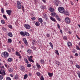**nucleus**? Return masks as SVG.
I'll use <instances>...</instances> for the list:
<instances>
[{
    "label": "nucleus",
    "mask_w": 80,
    "mask_h": 80,
    "mask_svg": "<svg viewBox=\"0 0 80 80\" xmlns=\"http://www.w3.org/2000/svg\"><path fill=\"white\" fill-rule=\"evenodd\" d=\"M9 55L8 54V52H3L2 54V57H5V58H7L8 57Z\"/></svg>",
    "instance_id": "f257e3e1"
},
{
    "label": "nucleus",
    "mask_w": 80,
    "mask_h": 80,
    "mask_svg": "<svg viewBox=\"0 0 80 80\" xmlns=\"http://www.w3.org/2000/svg\"><path fill=\"white\" fill-rule=\"evenodd\" d=\"M58 11L61 13H63L65 12V9L62 7H59L58 8Z\"/></svg>",
    "instance_id": "f03ea898"
},
{
    "label": "nucleus",
    "mask_w": 80,
    "mask_h": 80,
    "mask_svg": "<svg viewBox=\"0 0 80 80\" xmlns=\"http://www.w3.org/2000/svg\"><path fill=\"white\" fill-rule=\"evenodd\" d=\"M17 6L18 9H21L22 8V4L19 1H17Z\"/></svg>",
    "instance_id": "7ed1b4c3"
},
{
    "label": "nucleus",
    "mask_w": 80,
    "mask_h": 80,
    "mask_svg": "<svg viewBox=\"0 0 80 80\" xmlns=\"http://www.w3.org/2000/svg\"><path fill=\"white\" fill-rule=\"evenodd\" d=\"M65 21L67 23L69 24L70 23V19L68 18H66L65 19Z\"/></svg>",
    "instance_id": "20e7f679"
},
{
    "label": "nucleus",
    "mask_w": 80,
    "mask_h": 80,
    "mask_svg": "<svg viewBox=\"0 0 80 80\" xmlns=\"http://www.w3.org/2000/svg\"><path fill=\"white\" fill-rule=\"evenodd\" d=\"M24 27L25 28H26V29H30V26L28 24H24Z\"/></svg>",
    "instance_id": "39448f33"
},
{
    "label": "nucleus",
    "mask_w": 80,
    "mask_h": 80,
    "mask_svg": "<svg viewBox=\"0 0 80 80\" xmlns=\"http://www.w3.org/2000/svg\"><path fill=\"white\" fill-rule=\"evenodd\" d=\"M20 69L22 72H24L25 68L23 66H22L20 67Z\"/></svg>",
    "instance_id": "423d86ee"
},
{
    "label": "nucleus",
    "mask_w": 80,
    "mask_h": 80,
    "mask_svg": "<svg viewBox=\"0 0 80 80\" xmlns=\"http://www.w3.org/2000/svg\"><path fill=\"white\" fill-rule=\"evenodd\" d=\"M6 12L8 15H11L12 11L11 10H6Z\"/></svg>",
    "instance_id": "0eeeda50"
},
{
    "label": "nucleus",
    "mask_w": 80,
    "mask_h": 80,
    "mask_svg": "<svg viewBox=\"0 0 80 80\" xmlns=\"http://www.w3.org/2000/svg\"><path fill=\"white\" fill-rule=\"evenodd\" d=\"M1 70H0V74H1V75H3V76H4V75H6V73H5V70H4L2 71V72L0 71Z\"/></svg>",
    "instance_id": "6e6552de"
},
{
    "label": "nucleus",
    "mask_w": 80,
    "mask_h": 80,
    "mask_svg": "<svg viewBox=\"0 0 80 80\" xmlns=\"http://www.w3.org/2000/svg\"><path fill=\"white\" fill-rule=\"evenodd\" d=\"M23 41L25 45H28V42H27V39H26V38H23Z\"/></svg>",
    "instance_id": "1a4fd4ad"
},
{
    "label": "nucleus",
    "mask_w": 80,
    "mask_h": 80,
    "mask_svg": "<svg viewBox=\"0 0 80 80\" xmlns=\"http://www.w3.org/2000/svg\"><path fill=\"white\" fill-rule=\"evenodd\" d=\"M64 14H65L66 15H68V16H69V12H68V11L66 10V11H64V12L63 13Z\"/></svg>",
    "instance_id": "9d476101"
},
{
    "label": "nucleus",
    "mask_w": 80,
    "mask_h": 80,
    "mask_svg": "<svg viewBox=\"0 0 80 80\" xmlns=\"http://www.w3.org/2000/svg\"><path fill=\"white\" fill-rule=\"evenodd\" d=\"M25 32L23 31H21L20 32V33L21 35H22L23 37H25Z\"/></svg>",
    "instance_id": "9b49d317"
},
{
    "label": "nucleus",
    "mask_w": 80,
    "mask_h": 80,
    "mask_svg": "<svg viewBox=\"0 0 80 80\" xmlns=\"http://www.w3.org/2000/svg\"><path fill=\"white\" fill-rule=\"evenodd\" d=\"M8 35L10 37H13V35L12 34V33H11V32H9L8 33Z\"/></svg>",
    "instance_id": "f8f14e48"
},
{
    "label": "nucleus",
    "mask_w": 80,
    "mask_h": 80,
    "mask_svg": "<svg viewBox=\"0 0 80 80\" xmlns=\"http://www.w3.org/2000/svg\"><path fill=\"white\" fill-rule=\"evenodd\" d=\"M58 3L59 2H58V0H56V2H55V5L56 6H58Z\"/></svg>",
    "instance_id": "ddd939ff"
},
{
    "label": "nucleus",
    "mask_w": 80,
    "mask_h": 80,
    "mask_svg": "<svg viewBox=\"0 0 80 80\" xmlns=\"http://www.w3.org/2000/svg\"><path fill=\"white\" fill-rule=\"evenodd\" d=\"M12 58H10L8 59V62H11L12 60Z\"/></svg>",
    "instance_id": "4468645a"
},
{
    "label": "nucleus",
    "mask_w": 80,
    "mask_h": 80,
    "mask_svg": "<svg viewBox=\"0 0 80 80\" xmlns=\"http://www.w3.org/2000/svg\"><path fill=\"white\" fill-rule=\"evenodd\" d=\"M68 47H71L72 46V43L70 42H68Z\"/></svg>",
    "instance_id": "2eb2a0df"
},
{
    "label": "nucleus",
    "mask_w": 80,
    "mask_h": 80,
    "mask_svg": "<svg viewBox=\"0 0 80 80\" xmlns=\"http://www.w3.org/2000/svg\"><path fill=\"white\" fill-rule=\"evenodd\" d=\"M56 18L59 21H60L61 20V19H60V18L58 16V15H56Z\"/></svg>",
    "instance_id": "dca6fc26"
},
{
    "label": "nucleus",
    "mask_w": 80,
    "mask_h": 80,
    "mask_svg": "<svg viewBox=\"0 0 80 80\" xmlns=\"http://www.w3.org/2000/svg\"><path fill=\"white\" fill-rule=\"evenodd\" d=\"M28 60L29 62H32V63H33L34 62V61L33 60V59H30V58H29Z\"/></svg>",
    "instance_id": "f3484780"
},
{
    "label": "nucleus",
    "mask_w": 80,
    "mask_h": 80,
    "mask_svg": "<svg viewBox=\"0 0 80 80\" xmlns=\"http://www.w3.org/2000/svg\"><path fill=\"white\" fill-rule=\"evenodd\" d=\"M56 64V65H58V66H59V65H60V63L59 61H57L56 62H55Z\"/></svg>",
    "instance_id": "a211bd4d"
},
{
    "label": "nucleus",
    "mask_w": 80,
    "mask_h": 80,
    "mask_svg": "<svg viewBox=\"0 0 80 80\" xmlns=\"http://www.w3.org/2000/svg\"><path fill=\"white\" fill-rule=\"evenodd\" d=\"M48 74L49 76L50 77H52L53 76V73H51L50 72H48Z\"/></svg>",
    "instance_id": "6ab92c4d"
},
{
    "label": "nucleus",
    "mask_w": 80,
    "mask_h": 80,
    "mask_svg": "<svg viewBox=\"0 0 80 80\" xmlns=\"http://www.w3.org/2000/svg\"><path fill=\"white\" fill-rule=\"evenodd\" d=\"M35 24L36 26L37 27V26H39L40 25V23H39V22H36Z\"/></svg>",
    "instance_id": "aec40b11"
},
{
    "label": "nucleus",
    "mask_w": 80,
    "mask_h": 80,
    "mask_svg": "<svg viewBox=\"0 0 80 80\" xmlns=\"http://www.w3.org/2000/svg\"><path fill=\"white\" fill-rule=\"evenodd\" d=\"M50 19L51 20H52V21H53V22H56V20H55V19L51 17H50Z\"/></svg>",
    "instance_id": "412c9836"
},
{
    "label": "nucleus",
    "mask_w": 80,
    "mask_h": 80,
    "mask_svg": "<svg viewBox=\"0 0 80 80\" xmlns=\"http://www.w3.org/2000/svg\"><path fill=\"white\" fill-rule=\"evenodd\" d=\"M38 21L40 23H42L43 22V20H42V18H39L38 19Z\"/></svg>",
    "instance_id": "4be33fe9"
},
{
    "label": "nucleus",
    "mask_w": 80,
    "mask_h": 80,
    "mask_svg": "<svg viewBox=\"0 0 80 80\" xmlns=\"http://www.w3.org/2000/svg\"><path fill=\"white\" fill-rule=\"evenodd\" d=\"M25 36L26 35V36H27V37L29 36L30 35V34H29V33H28V32H25Z\"/></svg>",
    "instance_id": "5701e85b"
},
{
    "label": "nucleus",
    "mask_w": 80,
    "mask_h": 80,
    "mask_svg": "<svg viewBox=\"0 0 80 80\" xmlns=\"http://www.w3.org/2000/svg\"><path fill=\"white\" fill-rule=\"evenodd\" d=\"M49 10L50 12H53L54 11V9H53V8H50Z\"/></svg>",
    "instance_id": "b1692460"
},
{
    "label": "nucleus",
    "mask_w": 80,
    "mask_h": 80,
    "mask_svg": "<svg viewBox=\"0 0 80 80\" xmlns=\"http://www.w3.org/2000/svg\"><path fill=\"white\" fill-rule=\"evenodd\" d=\"M49 45L52 48V49H53V45L52 43L51 42H49Z\"/></svg>",
    "instance_id": "393cba45"
},
{
    "label": "nucleus",
    "mask_w": 80,
    "mask_h": 80,
    "mask_svg": "<svg viewBox=\"0 0 80 80\" xmlns=\"http://www.w3.org/2000/svg\"><path fill=\"white\" fill-rule=\"evenodd\" d=\"M24 60L25 62L26 63H27L28 64V61L27 60V59L25 58L24 59Z\"/></svg>",
    "instance_id": "a878e982"
},
{
    "label": "nucleus",
    "mask_w": 80,
    "mask_h": 80,
    "mask_svg": "<svg viewBox=\"0 0 80 80\" xmlns=\"http://www.w3.org/2000/svg\"><path fill=\"white\" fill-rule=\"evenodd\" d=\"M36 65L38 68H40L41 67L40 65H39L38 63H37L36 64Z\"/></svg>",
    "instance_id": "bb28decb"
},
{
    "label": "nucleus",
    "mask_w": 80,
    "mask_h": 80,
    "mask_svg": "<svg viewBox=\"0 0 80 80\" xmlns=\"http://www.w3.org/2000/svg\"><path fill=\"white\" fill-rule=\"evenodd\" d=\"M27 77H28V75L25 74L24 76V79L25 80V79H26L27 78Z\"/></svg>",
    "instance_id": "cd10ccee"
},
{
    "label": "nucleus",
    "mask_w": 80,
    "mask_h": 80,
    "mask_svg": "<svg viewBox=\"0 0 80 80\" xmlns=\"http://www.w3.org/2000/svg\"><path fill=\"white\" fill-rule=\"evenodd\" d=\"M27 52L28 53H32V50H30V49H28L27 50Z\"/></svg>",
    "instance_id": "c85d7f7f"
},
{
    "label": "nucleus",
    "mask_w": 80,
    "mask_h": 80,
    "mask_svg": "<svg viewBox=\"0 0 80 80\" xmlns=\"http://www.w3.org/2000/svg\"><path fill=\"white\" fill-rule=\"evenodd\" d=\"M51 15L53 17H54L55 16V15H56V13L55 12H53L51 13Z\"/></svg>",
    "instance_id": "c756f323"
},
{
    "label": "nucleus",
    "mask_w": 80,
    "mask_h": 80,
    "mask_svg": "<svg viewBox=\"0 0 80 80\" xmlns=\"http://www.w3.org/2000/svg\"><path fill=\"white\" fill-rule=\"evenodd\" d=\"M8 43H12V39H8Z\"/></svg>",
    "instance_id": "7c9ffc66"
},
{
    "label": "nucleus",
    "mask_w": 80,
    "mask_h": 80,
    "mask_svg": "<svg viewBox=\"0 0 80 80\" xmlns=\"http://www.w3.org/2000/svg\"><path fill=\"white\" fill-rule=\"evenodd\" d=\"M16 55H17V56H20V53L19 52H18L17 51L16 52Z\"/></svg>",
    "instance_id": "2f4dec72"
},
{
    "label": "nucleus",
    "mask_w": 80,
    "mask_h": 80,
    "mask_svg": "<svg viewBox=\"0 0 80 80\" xmlns=\"http://www.w3.org/2000/svg\"><path fill=\"white\" fill-rule=\"evenodd\" d=\"M40 61H41L40 62L41 63H42V64L44 63V60H43V59H41Z\"/></svg>",
    "instance_id": "473e14b6"
},
{
    "label": "nucleus",
    "mask_w": 80,
    "mask_h": 80,
    "mask_svg": "<svg viewBox=\"0 0 80 80\" xmlns=\"http://www.w3.org/2000/svg\"><path fill=\"white\" fill-rule=\"evenodd\" d=\"M3 78V76L0 75V80H2Z\"/></svg>",
    "instance_id": "72a5a7b5"
},
{
    "label": "nucleus",
    "mask_w": 80,
    "mask_h": 80,
    "mask_svg": "<svg viewBox=\"0 0 80 80\" xmlns=\"http://www.w3.org/2000/svg\"><path fill=\"white\" fill-rule=\"evenodd\" d=\"M22 10L23 12H25V8L23 6H22Z\"/></svg>",
    "instance_id": "f704fd0d"
},
{
    "label": "nucleus",
    "mask_w": 80,
    "mask_h": 80,
    "mask_svg": "<svg viewBox=\"0 0 80 80\" xmlns=\"http://www.w3.org/2000/svg\"><path fill=\"white\" fill-rule=\"evenodd\" d=\"M63 38L64 40H67V38L66 37V36H63Z\"/></svg>",
    "instance_id": "c9c22d12"
},
{
    "label": "nucleus",
    "mask_w": 80,
    "mask_h": 80,
    "mask_svg": "<svg viewBox=\"0 0 80 80\" xmlns=\"http://www.w3.org/2000/svg\"><path fill=\"white\" fill-rule=\"evenodd\" d=\"M40 79L41 80H44V78H43V76H41Z\"/></svg>",
    "instance_id": "e433bc0d"
},
{
    "label": "nucleus",
    "mask_w": 80,
    "mask_h": 80,
    "mask_svg": "<svg viewBox=\"0 0 80 80\" xmlns=\"http://www.w3.org/2000/svg\"><path fill=\"white\" fill-rule=\"evenodd\" d=\"M55 53L58 55H59V53H58V50H57L55 52Z\"/></svg>",
    "instance_id": "4c0bfd02"
},
{
    "label": "nucleus",
    "mask_w": 80,
    "mask_h": 80,
    "mask_svg": "<svg viewBox=\"0 0 80 80\" xmlns=\"http://www.w3.org/2000/svg\"><path fill=\"white\" fill-rule=\"evenodd\" d=\"M3 17H4V18H5L6 20H7V18L6 17V15H5L4 14L3 15Z\"/></svg>",
    "instance_id": "58836bf2"
},
{
    "label": "nucleus",
    "mask_w": 80,
    "mask_h": 80,
    "mask_svg": "<svg viewBox=\"0 0 80 80\" xmlns=\"http://www.w3.org/2000/svg\"><path fill=\"white\" fill-rule=\"evenodd\" d=\"M76 49L77 50H80V48H79V47L77 45L76 46Z\"/></svg>",
    "instance_id": "ea45409f"
},
{
    "label": "nucleus",
    "mask_w": 80,
    "mask_h": 80,
    "mask_svg": "<svg viewBox=\"0 0 80 80\" xmlns=\"http://www.w3.org/2000/svg\"><path fill=\"white\" fill-rule=\"evenodd\" d=\"M8 71L9 72H13V70L11 69V68H9L8 69Z\"/></svg>",
    "instance_id": "a19ab883"
},
{
    "label": "nucleus",
    "mask_w": 80,
    "mask_h": 80,
    "mask_svg": "<svg viewBox=\"0 0 80 80\" xmlns=\"http://www.w3.org/2000/svg\"><path fill=\"white\" fill-rule=\"evenodd\" d=\"M43 18H47V15H46V14H43Z\"/></svg>",
    "instance_id": "79ce46f5"
},
{
    "label": "nucleus",
    "mask_w": 80,
    "mask_h": 80,
    "mask_svg": "<svg viewBox=\"0 0 80 80\" xmlns=\"http://www.w3.org/2000/svg\"><path fill=\"white\" fill-rule=\"evenodd\" d=\"M31 19L32 20L34 21V20H35L36 19V18H35V17H34L32 18Z\"/></svg>",
    "instance_id": "37998d69"
},
{
    "label": "nucleus",
    "mask_w": 80,
    "mask_h": 80,
    "mask_svg": "<svg viewBox=\"0 0 80 80\" xmlns=\"http://www.w3.org/2000/svg\"><path fill=\"white\" fill-rule=\"evenodd\" d=\"M36 74L37 75H38V76H40V73L38 72H37Z\"/></svg>",
    "instance_id": "c03bdc74"
},
{
    "label": "nucleus",
    "mask_w": 80,
    "mask_h": 80,
    "mask_svg": "<svg viewBox=\"0 0 80 80\" xmlns=\"http://www.w3.org/2000/svg\"><path fill=\"white\" fill-rule=\"evenodd\" d=\"M7 80H11V78H10L9 77H7L6 78Z\"/></svg>",
    "instance_id": "a18cd8bd"
},
{
    "label": "nucleus",
    "mask_w": 80,
    "mask_h": 80,
    "mask_svg": "<svg viewBox=\"0 0 80 80\" xmlns=\"http://www.w3.org/2000/svg\"><path fill=\"white\" fill-rule=\"evenodd\" d=\"M46 36H47V37H48V38H49L50 37V34H47L46 35Z\"/></svg>",
    "instance_id": "49530a36"
},
{
    "label": "nucleus",
    "mask_w": 80,
    "mask_h": 80,
    "mask_svg": "<svg viewBox=\"0 0 80 80\" xmlns=\"http://www.w3.org/2000/svg\"><path fill=\"white\" fill-rule=\"evenodd\" d=\"M1 22L3 24H5V22L3 20H1Z\"/></svg>",
    "instance_id": "de8ad7c7"
},
{
    "label": "nucleus",
    "mask_w": 80,
    "mask_h": 80,
    "mask_svg": "<svg viewBox=\"0 0 80 80\" xmlns=\"http://www.w3.org/2000/svg\"><path fill=\"white\" fill-rule=\"evenodd\" d=\"M40 8L41 9H43V8H45V7L43 6L42 5L40 6Z\"/></svg>",
    "instance_id": "09e8293b"
},
{
    "label": "nucleus",
    "mask_w": 80,
    "mask_h": 80,
    "mask_svg": "<svg viewBox=\"0 0 80 80\" xmlns=\"http://www.w3.org/2000/svg\"><path fill=\"white\" fill-rule=\"evenodd\" d=\"M45 18V20H46L47 22H49V20H48V17H47Z\"/></svg>",
    "instance_id": "8fccbe9b"
},
{
    "label": "nucleus",
    "mask_w": 80,
    "mask_h": 80,
    "mask_svg": "<svg viewBox=\"0 0 80 80\" xmlns=\"http://www.w3.org/2000/svg\"><path fill=\"white\" fill-rule=\"evenodd\" d=\"M7 49H8V52H11V49L8 48Z\"/></svg>",
    "instance_id": "3c124183"
},
{
    "label": "nucleus",
    "mask_w": 80,
    "mask_h": 80,
    "mask_svg": "<svg viewBox=\"0 0 80 80\" xmlns=\"http://www.w3.org/2000/svg\"><path fill=\"white\" fill-rule=\"evenodd\" d=\"M76 67L77 68H80V66L78 65H76Z\"/></svg>",
    "instance_id": "603ef678"
},
{
    "label": "nucleus",
    "mask_w": 80,
    "mask_h": 80,
    "mask_svg": "<svg viewBox=\"0 0 80 80\" xmlns=\"http://www.w3.org/2000/svg\"><path fill=\"white\" fill-rule=\"evenodd\" d=\"M28 67L29 68H30V67H31V64H28L27 65Z\"/></svg>",
    "instance_id": "864d4df0"
},
{
    "label": "nucleus",
    "mask_w": 80,
    "mask_h": 80,
    "mask_svg": "<svg viewBox=\"0 0 80 80\" xmlns=\"http://www.w3.org/2000/svg\"><path fill=\"white\" fill-rule=\"evenodd\" d=\"M32 49H33V50H36V49H37V48H36V47H35L34 46L32 47Z\"/></svg>",
    "instance_id": "5fc2aeb1"
},
{
    "label": "nucleus",
    "mask_w": 80,
    "mask_h": 80,
    "mask_svg": "<svg viewBox=\"0 0 80 80\" xmlns=\"http://www.w3.org/2000/svg\"><path fill=\"white\" fill-rule=\"evenodd\" d=\"M8 27L10 28H12V26L11 25H9Z\"/></svg>",
    "instance_id": "6e6d98bb"
},
{
    "label": "nucleus",
    "mask_w": 80,
    "mask_h": 80,
    "mask_svg": "<svg viewBox=\"0 0 80 80\" xmlns=\"http://www.w3.org/2000/svg\"><path fill=\"white\" fill-rule=\"evenodd\" d=\"M1 12L2 13H4V10L3 9V8H2L1 9Z\"/></svg>",
    "instance_id": "4d7b16f0"
},
{
    "label": "nucleus",
    "mask_w": 80,
    "mask_h": 80,
    "mask_svg": "<svg viewBox=\"0 0 80 80\" xmlns=\"http://www.w3.org/2000/svg\"><path fill=\"white\" fill-rule=\"evenodd\" d=\"M72 52L73 53H75L76 52V51L75 49H73L72 50Z\"/></svg>",
    "instance_id": "13d9d810"
},
{
    "label": "nucleus",
    "mask_w": 80,
    "mask_h": 80,
    "mask_svg": "<svg viewBox=\"0 0 80 80\" xmlns=\"http://www.w3.org/2000/svg\"><path fill=\"white\" fill-rule=\"evenodd\" d=\"M35 41H33L32 42L33 45H35Z\"/></svg>",
    "instance_id": "bf43d9fd"
},
{
    "label": "nucleus",
    "mask_w": 80,
    "mask_h": 80,
    "mask_svg": "<svg viewBox=\"0 0 80 80\" xmlns=\"http://www.w3.org/2000/svg\"><path fill=\"white\" fill-rule=\"evenodd\" d=\"M58 27L59 29H60V25H59V24H58Z\"/></svg>",
    "instance_id": "052dcab7"
},
{
    "label": "nucleus",
    "mask_w": 80,
    "mask_h": 80,
    "mask_svg": "<svg viewBox=\"0 0 80 80\" xmlns=\"http://www.w3.org/2000/svg\"><path fill=\"white\" fill-rule=\"evenodd\" d=\"M15 79H17L18 78V77H17V76H15L14 77Z\"/></svg>",
    "instance_id": "680f3d73"
},
{
    "label": "nucleus",
    "mask_w": 80,
    "mask_h": 80,
    "mask_svg": "<svg viewBox=\"0 0 80 80\" xmlns=\"http://www.w3.org/2000/svg\"><path fill=\"white\" fill-rule=\"evenodd\" d=\"M75 56H78V53H76L75 54Z\"/></svg>",
    "instance_id": "e2e57ef3"
},
{
    "label": "nucleus",
    "mask_w": 80,
    "mask_h": 80,
    "mask_svg": "<svg viewBox=\"0 0 80 80\" xmlns=\"http://www.w3.org/2000/svg\"><path fill=\"white\" fill-rule=\"evenodd\" d=\"M10 76H11V77H13V75L12 74H10Z\"/></svg>",
    "instance_id": "0e129e2a"
},
{
    "label": "nucleus",
    "mask_w": 80,
    "mask_h": 80,
    "mask_svg": "<svg viewBox=\"0 0 80 80\" xmlns=\"http://www.w3.org/2000/svg\"><path fill=\"white\" fill-rule=\"evenodd\" d=\"M21 48H23L24 47H23V45H21Z\"/></svg>",
    "instance_id": "69168bd1"
},
{
    "label": "nucleus",
    "mask_w": 80,
    "mask_h": 80,
    "mask_svg": "<svg viewBox=\"0 0 80 80\" xmlns=\"http://www.w3.org/2000/svg\"><path fill=\"white\" fill-rule=\"evenodd\" d=\"M44 3H45L46 2V1L45 0H42Z\"/></svg>",
    "instance_id": "338daca9"
},
{
    "label": "nucleus",
    "mask_w": 80,
    "mask_h": 80,
    "mask_svg": "<svg viewBox=\"0 0 80 80\" xmlns=\"http://www.w3.org/2000/svg\"><path fill=\"white\" fill-rule=\"evenodd\" d=\"M60 32L61 33H63V32H62V30H60Z\"/></svg>",
    "instance_id": "774afa93"
}]
</instances>
